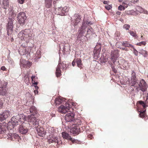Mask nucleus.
I'll return each mask as SVG.
<instances>
[{
  "label": "nucleus",
  "instance_id": "1",
  "mask_svg": "<svg viewBox=\"0 0 148 148\" xmlns=\"http://www.w3.org/2000/svg\"><path fill=\"white\" fill-rule=\"evenodd\" d=\"M72 125L73 127L71 129L70 132L74 134H78L80 132L82 131L85 129V126L79 120H75L74 123H72Z\"/></svg>",
  "mask_w": 148,
  "mask_h": 148
},
{
  "label": "nucleus",
  "instance_id": "2",
  "mask_svg": "<svg viewBox=\"0 0 148 148\" xmlns=\"http://www.w3.org/2000/svg\"><path fill=\"white\" fill-rule=\"evenodd\" d=\"M29 111L30 113H32V114L31 115H28L26 117L27 121L30 124H33L36 126L38 125L39 120L37 119L34 116L37 113V111L36 108L34 106L31 107L29 109Z\"/></svg>",
  "mask_w": 148,
  "mask_h": 148
},
{
  "label": "nucleus",
  "instance_id": "3",
  "mask_svg": "<svg viewBox=\"0 0 148 148\" xmlns=\"http://www.w3.org/2000/svg\"><path fill=\"white\" fill-rule=\"evenodd\" d=\"M32 34L29 29H25L19 32L18 35V37L21 40H24L26 42H29L31 39Z\"/></svg>",
  "mask_w": 148,
  "mask_h": 148
},
{
  "label": "nucleus",
  "instance_id": "4",
  "mask_svg": "<svg viewBox=\"0 0 148 148\" xmlns=\"http://www.w3.org/2000/svg\"><path fill=\"white\" fill-rule=\"evenodd\" d=\"M11 120L14 123H15L16 125L22 124L26 121H27L26 116L23 114L18 115L16 116H13Z\"/></svg>",
  "mask_w": 148,
  "mask_h": 148
},
{
  "label": "nucleus",
  "instance_id": "5",
  "mask_svg": "<svg viewBox=\"0 0 148 148\" xmlns=\"http://www.w3.org/2000/svg\"><path fill=\"white\" fill-rule=\"evenodd\" d=\"M58 111L61 113L65 114L67 112H72L73 109L71 107V105L67 103H65V106L61 105L58 108Z\"/></svg>",
  "mask_w": 148,
  "mask_h": 148
},
{
  "label": "nucleus",
  "instance_id": "6",
  "mask_svg": "<svg viewBox=\"0 0 148 148\" xmlns=\"http://www.w3.org/2000/svg\"><path fill=\"white\" fill-rule=\"evenodd\" d=\"M69 10V7L65 6L64 7H60L56 8L55 11L58 14L64 16L66 15L67 14Z\"/></svg>",
  "mask_w": 148,
  "mask_h": 148
},
{
  "label": "nucleus",
  "instance_id": "7",
  "mask_svg": "<svg viewBox=\"0 0 148 148\" xmlns=\"http://www.w3.org/2000/svg\"><path fill=\"white\" fill-rule=\"evenodd\" d=\"M17 20L18 22L21 24L25 23L26 19L25 13L23 12H21L17 15Z\"/></svg>",
  "mask_w": 148,
  "mask_h": 148
},
{
  "label": "nucleus",
  "instance_id": "8",
  "mask_svg": "<svg viewBox=\"0 0 148 148\" xmlns=\"http://www.w3.org/2000/svg\"><path fill=\"white\" fill-rule=\"evenodd\" d=\"M69 112L70 113H68L65 115V120L66 122H70L72 124V123H74L75 121V120L74 119L75 114L73 111Z\"/></svg>",
  "mask_w": 148,
  "mask_h": 148
},
{
  "label": "nucleus",
  "instance_id": "9",
  "mask_svg": "<svg viewBox=\"0 0 148 148\" xmlns=\"http://www.w3.org/2000/svg\"><path fill=\"white\" fill-rule=\"evenodd\" d=\"M7 129L6 125L1 123L0 124V135L2 137L1 138H5L6 137V136L8 134L7 133Z\"/></svg>",
  "mask_w": 148,
  "mask_h": 148
},
{
  "label": "nucleus",
  "instance_id": "10",
  "mask_svg": "<svg viewBox=\"0 0 148 148\" xmlns=\"http://www.w3.org/2000/svg\"><path fill=\"white\" fill-rule=\"evenodd\" d=\"M13 19L9 18L8 21V23L7 25V33L9 35L12 33L13 27Z\"/></svg>",
  "mask_w": 148,
  "mask_h": 148
},
{
  "label": "nucleus",
  "instance_id": "11",
  "mask_svg": "<svg viewBox=\"0 0 148 148\" xmlns=\"http://www.w3.org/2000/svg\"><path fill=\"white\" fill-rule=\"evenodd\" d=\"M110 55L111 60L113 63H114L119 57V51L117 50L112 51L111 52Z\"/></svg>",
  "mask_w": 148,
  "mask_h": 148
},
{
  "label": "nucleus",
  "instance_id": "12",
  "mask_svg": "<svg viewBox=\"0 0 148 148\" xmlns=\"http://www.w3.org/2000/svg\"><path fill=\"white\" fill-rule=\"evenodd\" d=\"M139 86L140 90L143 92L145 91L148 87L147 84L143 79H142L140 80L139 84Z\"/></svg>",
  "mask_w": 148,
  "mask_h": 148
},
{
  "label": "nucleus",
  "instance_id": "13",
  "mask_svg": "<svg viewBox=\"0 0 148 148\" xmlns=\"http://www.w3.org/2000/svg\"><path fill=\"white\" fill-rule=\"evenodd\" d=\"M10 113L8 111H5L3 113L0 114V121H2L5 120L10 116Z\"/></svg>",
  "mask_w": 148,
  "mask_h": 148
},
{
  "label": "nucleus",
  "instance_id": "14",
  "mask_svg": "<svg viewBox=\"0 0 148 148\" xmlns=\"http://www.w3.org/2000/svg\"><path fill=\"white\" fill-rule=\"evenodd\" d=\"M32 125H33V126L35 128H37L36 130L38 135L40 136H42L44 134V131L43 128L41 127H38L39 124L37 126L34 125L33 124H32Z\"/></svg>",
  "mask_w": 148,
  "mask_h": 148
},
{
  "label": "nucleus",
  "instance_id": "15",
  "mask_svg": "<svg viewBox=\"0 0 148 148\" xmlns=\"http://www.w3.org/2000/svg\"><path fill=\"white\" fill-rule=\"evenodd\" d=\"M76 63L78 67L81 69L82 65V61L80 58H76L74 59L73 61L72 64L73 66L75 65V64Z\"/></svg>",
  "mask_w": 148,
  "mask_h": 148
},
{
  "label": "nucleus",
  "instance_id": "16",
  "mask_svg": "<svg viewBox=\"0 0 148 148\" xmlns=\"http://www.w3.org/2000/svg\"><path fill=\"white\" fill-rule=\"evenodd\" d=\"M62 64L59 63L56 69V75L57 77H59L61 75V71L60 69H62Z\"/></svg>",
  "mask_w": 148,
  "mask_h": 148
},
{
  "label": "nucleus",
  "instance_id": "17",
  "mask_svg": "<svg viewBox=\"0 0 148 148\" xmlns=\"http://www.w3.org/2000/svg\"><path fill=\"white\" fill-rule=\"evenodd\" d=\"M75 20L74 24V26L77 25L81 21V16L78 14L75 13L73 16Z\"/></svg>",
  "mask_w": 148,
  "mask_h": 148
},
{
  "label": "nucleus",
  "instance_id": "18",
  "mask_svg": "<svg viewBox=\"0 0 148 148\" xmlns=\"http://www.w3.org/2000/svg\"><path fill=\"white\" fill-rule=\"evenodd\" d=\"M62 136L64 139L71 140L73 143L75 142V140L72 139L71 136L67 133L65 132H62Z\"/></svg>",
  "mask_w": 148,
  "mask_h": 148
},
{
  "label": "nucleus",
  "instance_id": "19",
  "mask_svg": "<svg viewBox=\"0 0 148 148\" xmlns=\"http://www.w3.org/2000/svg\"><path fill=\"white\" fill-rule=\"evenodd\" d=\"M146 105L145 103L144 102L141 101H138L137 103L138 109L139 110L145 109L146 107Z\"/></svg>",
  "mask_w": 148,
  "mask_h": 148
},
{
  "label": "nucleus",
  "instance_id": "20",
  "mask_svg": "<svg viewBox=\"0 0 148 148\" xmlns=\"http://www.w3.org/2000/svg\"><path fill=\"white\" fill-rule=\"evenodd\" d=\"M19 130L20 133L22 134H26L28 130L26 127L24 126L23 125H20Z\"/></svg>",
  "mask_w": 148,
  "mask_h": 148
},
{
  "label": "nucleus",
  "instance_id": "21",
  "mask_svg": "<svg viewBox=\"0 0 148 148\" xmlns=\"http://www.w3.org/2000/svg\"><path fill=\"white\" fill-rule=\"evenodd\" d=\"M1 86H0V95H5L6 93V90L5 88L6 85L5 84H1Z\"/></svg>",
  "mask_w": 148,
  "mask_h": 148
},
{
  "label": "nucleus",
  "instance_id": "22",
  "mask_svg": "<svg viewBox=\"0 0 148 148\" xmlns=\"http://www.w3.org/2000/svg\"><path fill=\"white\" fill-rule=\"evenodd\" d=\"M92 24L90 22H88V21L84 22L83 23L82 25V30H81V33L82 34H83L84 33L83 30H84L87 27V25H91Z\"/></svg>",
  "mask_w": 148,
  "mask_h": 148
},
{
  "label": "nucleus",
  "instance_id": "23",
  "mask_svg": "<svg viewBox=\"0 0 148 148\" xmlns=\"http://www.w3.org/2000/svg\"><path fill=\"white\" fill-rule=\"evenodd\" d=\"M116 47L123 50H125V51H128V49L127 48H124L123 42H117L116 44Z\"/></svg>",
  "mask_w": 148,
  "mask_h": 148
},
{
  "label": "nucleus",
  "instance_id": "24",
  "mask_svg": "<svg viewBox=\"0 0 148 148\" xmlns=\"http://www.w3.org/2000/svg\"><path fill=\"white\" fill-rule=\"evenodd\" d=\"M53 0H45V7L47 8H49L52 6V2Z\"/></svg>",
  "mask_w": 148,
  "mask_h": 148
},
{
  "label": "nucleus",
  "instance_id": "25",
  "mask_svg": "<svg viewBox=\"0 0 148 148\" xmlns=\"http://www.w3.org/2000/svg\"><path fill=\"white\" fill-rule=\"evenodd\" d=\"M100 51V49H97L96 48V47L95 48V49L93 51V53L94 57L95 58H97L99 57Z\"/></svg>",
  "mask_w": 148,
  "mask_h": 148
},
{
  "label": "nucleus",
  "instance_id": "26",
  "mask_svg": "<svg viewBox=\"0 0 148 148\" xmlns=\"http://www.w3.org/2000/svg\"><path fill=\"white\" fill-rule=\"evenodd\" d=\"M16 125L15 123L13 122L12 120L10 122H9L8 123V125L7 127V129L9 130H11L14 128V127Z\"/></svg>",
  "mask_w": 148,
  "mask_h": 148
},
{
  "label": "nucleus",
  "instance_id": "27",
  "mask_svg": "<svg viewBox=\"0 0 148 148\" xmlns=\"http://www.w3.org/2000/svg\"><path fill=\"white\" fill-rule=\"evenodd\" d=\"M136 10L138 12L140 13H143L147 14H148V12L140 7L138 6L136 8Z\"/></svg>",
  "mask_w": 148,
  "mask_h": 148
},
{
  "label": "nucleus",
  "instance_id": "28",
  "mask_svg": "<svg viewBox=\"0 0 148 148\" xmlns=\"http://www.w3.org/2000/svg\"><path fill=\"white\" fill-rule=\"evenodd\" d=\"M61 64H62V68L64 70H66L67 67L70 65V64L66 62H63Z\"/></svg>",
  "mask_w": 148,
  "mask_h": 148
},
{
  "label": "nucleus",
  "instance_id": "29",
  "mask_svg": "<svg viewBox=\"0 0 148 148\" xmlns=\"http://www.w3.org/2000/svg\"><path fill=\"white\" fill-rule=\"evenodd\" d=\"M63 102V100L60 98H56L55 100L54 104L56 105L60 104Z\"/></svg>",
  "mask_w": 148,
  "mask_h": 148
},
{
  "label": "nucleus",
  "instance_id": "30",
  "mask_svg": "<svg viewBox=\"0 0 148 148\" xmlns=\"http://www.w3.org/2000/svg\"><path fill=\"white\" fill-rule=\"evenodd\" d=\"M9 5L8 0H3V8L7 9Z\"/></svg>",
  "mask_w": 148,
  "mask_h": 148
},
{
  "label": "nucleus",
  "instance_id": "31",
  "mask_svg": "<svg viewBox=\"0 0 148 148\" xmlns=\"http://www.w3.org/2000/svg\"><path fill=\"white\" fill-rule=\"evenodd\" d=\"M124 48H126V47H133V46L132 45L129 44V42L127 41H123Z\"/></svg>",
  "mask_w": 148,
  "mask_h": 148
},
{
  "label": "nucleus",
  "instance_id": "32",
  "mask_svg": "<svg viewBox=\"0 0 148 148\" xmlns=\"http://www.w3.org/2000/svg\"><path fill=\"white\" fill-rule=\"evenodd\" d=\"M144 110H140V113L139 114V116L142 118H145L146 115L145 113V111H143Z\"/></svg>",
  "mask_w": 148,
  "mask_h": 148
},
{
  "label": "nucleus",
  "instance_id": "33",
  "mask_svg": "<svg viewBox=\"0 0 148 148\" xmlns=\"http://www.w3.org/2000/svg\"><path fill=\"white\" fill-rule=\"evenodd\" d=\"M136 75L134 71H132L131 81L136 80Z\"/></svg>",
  "mask_w": 148,
  "mask_h": 148
},
{
  "label": "nucleus",
  "instance_id": "34",
  "mask_svg": "<svg viewBox=\"0 0 148 148\" xmlns=\"http://www.w3.org/2000/svg\"><path fill=\"white\" fill-rule=\"evenodd\" d=\"M94 33V30L92 27H90V28H88V29L87 35L91 34H93Z\"/></svg>",
  "mask_w": 148,
  "mask_h": 148
},
{
  "label": "nucleus",
  "instance_id": "35",
  "mask_svg": "<svg viewBox=\"0 0 148 148\" xmlns=\"http://www.w3.org/2000/svg\"><path fill=\"white\" fill-rule=\"evenodd\" d=\"M131 84H132V86L138 87V86H139V84H138V82H136V80H135V81L133 80L131 81Z\"/></svg>",
  "mask_w": 148,
  "mask_h": 148
},
{
  "label": "nucleus",
  "instance_id": "36",
  "mask_svg": "<svg viewBox=\"0 0 148 148\" xmlns=\"http://www.w3.org/2000/svg\"><path fill=\"white\" fill-rule=\"evenodd\" d=\"M128 32L130 33V35L134 38H136L137 37V35L136 32H134L133 31L131 30H129Z\"/></svg>",
  "mask_w": 148,
  "mask_h": 148
},
{
  "label": "nucleus",
  "instance_id": "37",
  "mask_svg": "<svg viewBox=\"0 0 148 148\" xmlns=\"http://www.w3.org/2000/svg\"><path fill=\"white\" fill-rule=\"evenodd\" d=\"M139 53L140 54L144 55V56H146L147 54V52L143 49L140 50Z\"/></svg>",
  "mask_w": 148,
  "mask_h": 148
},
{
  "label": "nucleus",
  "instance_id": "38",
  "mask_svg": "<svg viewBox=\"0 0 148 148\" xmlns=\"http://www.w3.org/2000/svg\"><path fill=\"white\" fill-rule=\"evenodd\" d=\"M146 44V42L145 41H142L141 42L138 43H137L136 45L138 46H141L142 45H145Z\"/></svg>",
  "mask_w": 148,
  "mask_h": 148
},
{
  "label": "nucleus",
  "instance_id": "39",
  "mask_svg": "<svg viewBox=\"0 0 148 148\" xmlns=\"http://www.w3.org/2000/svg\"><path fill=\"white\" fill-rule=\"evenodd\" d=\"M123 27L126 30H129L130 27V25H129L125 24L124 25Z\"/></svg>",
  "mask_w": 148,
  "mask_h": 148
},
{
  "label": "nucleus",
  "instance_id": "40",
  "mask_svg": "<svg viewBox=\"0 0 148 148\" xmlns=\"http://www.w3.org/2000/svg\"><path fill=\"white\" fill-rule=\"evenodd\" d=\"M112 8L111 5H107L105 6V8L108 10H109L111 9Z\"/></svg>",
  "mask_w": 148,
  "mask_h": 148
},
{
  "label": "nucleus",
  "instance_id": "41",
  "mask_svg": "<svg viewBox=\"0 0 148 148\" xmlns=\"http://www.w3.org/2000/svg\"><path fill=\"white\" fill-rule=\"evenodd\" d=\"M118 9L119 10H124L125 8L124 7H123V6L122 5H120L118 7Z\"/></svg>",
  "mask_w": 148,
  "mask_h": 148
},
{
  "label": "nucleus",
  "instance_id": "42",
  "mask_svg": "<svg viewBox=\"0 0 148 148\" xmlns=\"http://www.w3.org/2000/svg\"><path fill=\"white\" fill-rule=\"evenodd\" d=\"M134 49L133 50V52L134 53L135 55L136 56H137L138 55V51L134 48V47H132Z\"/></svg>",
  "mask_w": 148,
  "mask_h": 148
},
{
  "label": "nucleus",
  "instance_id": "43",
  "mask_svg": "<svg viewBox=\"0 0 148 148\" xmlns=\"http://www.w3.org/2000/svg\"><path fill=\"white\" fill-rule=\"evenodd\" d=\"M125 13L127 15H130L132 14V12L131 11H125Z\"/></svg>",
  "mask_w": 148,
  "mask_h": 148
},
{
  "label": "nucleus",
  "instance_id": "44",
  "mask_svg": "<svg viewBox=\"0 0 148 148\" xmlns=\"http://www.w3.org/2000/svg\"><path fill=\"white\" fill-rule=\"evenodd\" d=\"M145 104L147 106H148V93L147 94V95L146 97V99L145 101Z\"/></svg>",
  "mask_w": 148,
  "mask_h": 148
},
{
  "label": "nucleus",
  "instance_id": "45",
  "mask_svg": "<svg viewBox=\"0 0 148 148\" xmlns=\"http://www.w3.org/2000/svg\"><path fill=\"white\" fill-rule=\"evenodd\" d=\"M122 5H123V7H124V8H127L128 7V5L125 3L124 2H123Z\"/></svg>",
  "mask_w": 148,
  "mask_h": 148
},
{
  "label": "nucleus",
  "instance_id": "46",
  "mask_svg": "<svg viewBox=\"0 0 148 148\" xmlns=\"http://www.w3.org/2000/svg\"><path fill=\"white\" fill-rule=\"evenodd\" d=\"M25 0H18V2L20 4H22L23 3Z\"/></svg>",
  "mask_w": 148,
  "mask_h": 148
},
{
  "label": "nucleus",
  "instance_id": "47",
  "mask_svg": "<svg viewBox=\"0 0 148 148\" xmlns=\"http://www.w3.org/2000/svg\"><path fill=\"white\" fill-rule=\"evenodd\" d=\"M132 3L135 4L136 3H138L139 2L138 0H134L131 1Z\"/></svg>",
  "mask_w": 148,
  "mask_h": 148
},
{
  "label": "nucleus",
  "instance_id": "48",
  "mask_svg": "<svg viewBox=\"0 0 148 148\" xmlns=\"http://www.w3.org/2000/svg\"><path fill=\"white\" fill-rule=\"evenodd\" d=\"M88 137L89 138H90V139H92V138H93L92 135L90 134H89L88 135Z\"/></svg>",
  "mask_w": 148,
  "mask_h": 148
},
{
  "label": "nucleus",
  "instance_id": "49",
  "mask_svg": "<svg viewBox=\"0 0 148 148\" xmlns=\"http://www.w3.org/2000/svg\"><path fill=\"white\" fill-rule=\"evenodd\" d=\"M3 105V102L0 99V108H1Z\"/></svg>",
  "mask_w": 148,
  "mask_h": 148
},
{
  "label": "nucleus",
  "instance_id": "50",
  "mask_svg": "<svg viewBox=\"0 0 148 148\" xmlns=\"http://www.w3.org/2000/svg\"><path fill=\"white\" fill-rule=\"evenodd\" d=\"M1 69L3 71H5L6 68L4 66H2L1 68Z\"/></svg>",
  "mask_w": 148,
  "mask_h": 148
},
{
  "label": "nucleus",
  "instance_id": "51",
  "mask_svg": "<svg viewBox=\"0 0 148 148\" xmlns=\"http://www.w3.org/2000/svg\"><path fill=\"white\" fill-rule=\"evenodd\" d=\"M36 76L35 75H33L31 77L32 81L34 82V79L35 78Z\"/></svg>",
  "mask_w": 148,
  "mask_h": 148
},
{
  "label": "nucleus",
  "instance_id": "52",
  "mask_svg": "<svg viewBox=\"0 0 148 148\" xmlns=\"http://www.w3.org/2000/svg\"><path fill=\"white\" fill-rule=\"evenodd\" d=\"M58 0H55L53 1V4L55 6V5H56V3H57L56 1H58Z\"/></svg>",
  "mask_w": 148,
  "mask_h": 148
},
{
  "label": "nucleus",
  "instance_id": "53",
  "mask_svg": "<svg viewBox=\"0 0 148 148\" xmlns=\"http://www.w3.org/2000/svg\"><path fill=\"white\" fill-rule=\"evenodd\" d=\"M109 3V1H104L103 2V3L105 4H106Z\"/></svg>",
  "mask_w": 148,
  "mask_h": 148
},
{
  "label": "nucleus",
  "instance_id": "54",
  "mask_svg": "<svg viewBox=\"0 0 148 148\" xmlns=\"http://www.w3.org/2000/svg\"><path fill=\"white\" fill-rule=\"evenodd\" d=\"M52 140L53 142H54L55 143H57L58 142V140L56 138L55 139H54V140Z\"/></svg>",
  "mask_w": 148,
  "mask_h": 148
},
{
  "label": "nucleus",
  "instance_id": "55",
  "mask_svg": "<svg viewBox=\"0 0 148 148\" xmlns=\"http://www.w3.org/2000/svg\"><path fill=\"white\" fill-rule=\"evenodd\" d=\"M121 13V12H116V14H117V15H119Z\"/></svg>",
  "mask_w": 148,
  "mask_h": 148
},
{
  "label": "nucleus",
  "instance_id": "56",
  "mask_svg": "<svg viewBox=\"0 0 148 148\" xmlns=\"http://www.w3.org/2000/svg\"><path fill=\"white\" fill-rule=\"evenodd\" d=\"M34 92L36 93V92L38 93V91L37 90H34Z\"/></svg>",
  "mask_w": 148,
  "mask_h": 148
},
{
  "label": "nucleus",
  "instance_id": "57",
  "mask_svg": "<svg viewBox=\"0 0 148 148\" xmlns=\"http://www.w3.org/2000/svg\"><path fill=\"white\" fill-rule=\"evenodd\" d=\"M34 84H35L36 85H37V84H38L37 82H35V81H34Z\"/></svg>",
  "mask_w": 148,
  "mask_h": 148
},
{
  "label": "nucleus",
  "instance_id": "58",
  "mask_svg": "<svg viewBox=\"0 0 148 148\" xmlns=\"http://www.w3.org/2000/svg\"><path fill=\"white\" fill-rule=\"evenodd\" d=\"M35 86V88H36V89H37H37L38 88V86H36H36Z\"/></svg>",
  "mask_w": 148,
  "mask_h": 148
},
{
  "label": "nucleus",
  "instance_id": "59",
  "mask_svg": "<svg viewBox=\"0 0 148 148\" xmlns=\"http://www.w3.org/2000/svg\"><path fill=\"white\" fill-rule=\"evenodd\" d=\"M123 0H119V2H121Z\"/></svg>",
  "mask_w": 148,
  "mask_h": 148
},
{
  "label": "nucleus",
  "instance_id": "60",
  "mask_svg": "<svg viewBox=\"0 0 148 148\" xmlns=\"http://www.w3.org/2000/svg\"><path fill=\"white\" fill-rule=\"evenodd\" d=\"M116 71H114V72L116 73Z\"/></svg>",
  "mask_w": 148,
  "mask_h": 148
},
{
  "label": "nucleus",
  "instance_id": "61",
  "mask_svg": "<svg viewBox=\"0 0 148 148\" xmlns=\"http://www.w3.org/2000/svg\"><path fill=\"white\" fill-rule=\"evenodd\" d=\"M143 37V36H141V38H142Z\"/></svg>",
  "mask_w": 148,
  "mask_h": 148
}]
</instances>
